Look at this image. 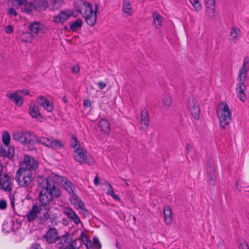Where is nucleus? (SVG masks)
<instances>
[{
  "mask_svg": "<svg viewBox=\"0 0 249 249\" xmlns=\"http://www.w3.org/2000/svg\"><path fill=\"white\" fill-rule=\"evenodd\" d=\"M46 241L49 243H53L56 240L59 241L58 247L62 249H78L76 240L72 239L69 234H65L62 236H59L55 229L51 228L45 235Z\"/></svg>",
  "mask_w": 249,
  "mask_h": 249,
  "instance_id": "obj_1",
  "label": "nucleus"
},
{
  "mask_svg": "<svg viewBox=\"0 0 249 249\" xmlns=\"http://www.w3.org/2000/svg\"><path fill=\"white\" fill-rule=\"evenodd\" d=\"M74 7L77 12L84 15L89 25H94L97 20V11L99 9V6L96 4L92 5L85 1H80Z\"/></svg>",
  "mask_w": 249,
  "mask_h": 249,
  "instance_id": "obj_2",
  "label": "nucleus"
},
{
  "mask_svg": "<svg viewBox=\"0 0 249 249\" xmlns=\"http://www.w3.org/2000/svg\"><path fill=\"white\" fill-rule=\"evenodd\" d=\"M46 186L44 187L40 193L39 201L41 206L50 209L49 204L52 202L53 197H58L61 194V191L54 183L49 180V177L46 178Z\"/></svg>",
  "mask_w": 249,
  "mask_h": 249,
  "instance_id": "obj_3",
  "label": "nucleus"
},
{
  "mask_svg": "<svg viewBox=\"0 0 249 249\" xmlns=\"http://www.w3.org/2000/svg\"><path fill=\"white\" fill-rule=\"evenodd\" d=\"M35 175L33 172L18 169L15 179L18 186L21 188H31L34 185Z\"/></svg>",
  "mask_w": 249,
  "mask_h": 249,
  "instance_id": "obj_4",
  "label": "nucleus"
},
{
  "mask_svg": "<svg viewBox=\"0 0 249 249\" xmlns=\"http://www.w3.org/2000/svg\"><path fill=\"white\" fill-rule=\"evenodd\" d=\"M216 113L220 127L225 128L231 120V112L228 104L225 102H222L218 106Z\"/></svg>",
  "mask_w": 249,
  "mask_h": 249,
  "instance_id": "obj_5",
  "label": "nucleus"
},
{
  "mask_svg": "<svg viewBox=\"0 0 249 249\" xmlns=\"http://www.w3.org/2000/svg\"><path fill=\"white\" fill-rule=\"evenodd\" d=\"M48 208L40 204L34 205L27 213L26 216L29 221H33L36 219H43L48 218Z\"/></svg>",
  "mask_w": 249,
  "mask_h": 249,
  "instance_id": "obj_6",
  "label": "nucleus"
},
{
  "mask_svg": "<svg viewBox=\"0 0 249 249\" xmlns=\"http://www.w3.org/2000/svg\"><path fill=\"white\" fill-rule=\"evenodd\" d=\"M73 156L75 160L80 163L92 165L95 162L93 157L88 154L83 147L76 148L74 151Z\"/></svg>",
  "mask_w": 249,
  "mask_h": 249,
  "instance_id": "obj_7",
  "label": "nucleus"
},
{
  "mask_svg": "<svg viewBox=\"0 0 249 249\" xmlns=\"http://www.w3.org/2000/svg\"><path fill=\"white\" fill-rule=\"evenodd\" d=\"M2 138V142L5 145V147L0 148V155L3 157L11 159L15 155V150L13 147L8 146L11 140L10 135L8 132L5 131L3 133Z\"/></svg>",
  "mask_w": 249,
  "mask_h": 249,
  "instance_id": "obj_8",
  "label": "nucleus"
},
{
  "mask_svg": "<svg viewBox=\"0 0 249 249\" xmlns=\"http://www.w3.org/2000/svg\"><path fill=\"white\" fill-rule=\"evenodd\" d=\"M49 180L54 183L57 187L58 185L63 186L70 194H72L74 192V185L65 178L53 174L49 177Z\"/></svg>",
  "mask_w": 249,
  "mask_h": 249,
  "instance_id": "obj_9",
  "label": "nucleus"
},
{
  "mask_svg": "<svg viewBox=\"0 0 249 249\" xmlns=\"http://www.w3.org/2000/svg\"><path fill=\"white\" fill-rule=\"evenodd\" d=\"M38 161L34 157L26 155L23 160L19 163L18 169L33 172L38 167Z\"/></svg>",
  "mask_w": 249,
  "mask_h": 249,
  "instance_id": "obj_10",
  "label": "nucleus"
},
{
  "mask_svg": "<svg viewBox=\"0 0 249 249\" xmlns=\"http://www.w3.org/2000/svg\"><path fill=\"white\" fill-rule=\"evenodd\" d=\"M77 15L71 9L61 10L59 13L53 17V21L56 24L64 23L71 17H76Z\"/></svg>",
  "mask_w": 249,
  "mask_h": 249,
  "instance_id": "obj_11",
  "label": "nucleus"
},
{
  "mask_svg": "<svg viewBox=\"0 0 249 249\" xmlns=\"http://www.w3.org/2000/svg\"><path fill=\"white\" fill-rule=\"evenodd\" d=\"M2 169L0 166V189L3 191L10 192L13 188V183L11 177L6 174H1Z\"/></svg>",
  "mask_w": 249,
  "mask_h": 249,
  "instance_id": "obj_12",
  "label": "nucleus"
},
{
  "mask_svg": "<svg viewBox=\"0 0 249 249\" xmlns=\"http://www.w3.org/2000/svg\"><path fill=\"white\" fill-rule=\"evenodd\" d=\"M36 142L41 143L48 147L53 149H59L63 146L62 142L54 140L52 138L38 137L36 139Z\"/></svg>",
  "mask_w": 249,
  "mask_h": 249,
  "instance_id": "obj_13",
  "label": "nucleus"
},
{
  "mask_svg": "<svg viewBox=\"0 0 249 249\" xmlns=\"http://www.w3.org/2000/svg\"><path fill=\"white\" fill-rule=\"evenodd\" d=\"M30 93L28 89H23L21 90H18L15 92H10L7 94V96L11 101L14 102L17 105L20 106L23 103L22 95H27Z\"/></svg>",
  "mask_w": 249,
  "mask_h": 249,
  "instance_id": "obj_14",
  "label": "nucleus"
},
{
  "mask_svg": "<svg viewBox=\"0 0 249 249\" xmlns=\"http://www.w3.org/2000/svg\"><path fill=\"white\" fill-rule=\"evenodd\" d=\"M188 109L192 116L198 120L200 115V108L198 101L195 99H190L188 104Z\"/></svg>",
  "mask_w": 249,
  "mask_h": 249,
  "instance_id": "obj_15",
  "label": "nucleus"
},
{
  "mask_svg": "<svg viewBox=\"0 0 249 249\" xmlns=\"http://www.w3.org/2000/svg\"><path fill=\"white\" fill-rule=\"evenodd\" d=\"M37 103L48 112H52L53 109L52 100L43 95H39L36 98Z\"/></svg>",
  "mask_w": 249,
  "mask_h": 249,
  "instance_id": "obj_16",
  "label": "nucleus"
},
{
  "mask_svg": "<svg viewBox=\"0 0 249 249\" xmlns=\"http://www.w3.org/2000/svg\"><path fill=\"white\" fill-rule=\"evenodd\" d=\"M238 80L235 87L236 94L238 98L242 102H245L247 99V95L245 91L247 89V86L244 83L245 81Z\"/></svg>",
  "mask_w": 249,
  "mask_h": 249,
  "instance_id": "obj_17",
  "label": "nucleus"
},
{
  "mask_svg": "<svg viewBox=\"0 0 249 249\" xmlns=\"http://www.w3.org/2000/svg\"><path fill=\"white\" fill-rule=\"evenodd\" d=\"M62 213L76 225H78L79 224H81L79 216L71 208L69 207H64L62 210Z\"/></svg>",
  "mask_w": 249,
  "mask_h": 249,
  "instance_id": "obj_18",
  "label": "nucleus"
},
{
  "mask_svg": "<svg viewBox=\"0 0 249 249\" xmlns=\"http://www.w3.org/2000/svg\"><path fill=\"white\" fill-rule=\"evenodd\" d=\"M29 113L30 116L37 121L41 122L43 118L38 106L35 102H32L29 106Z\"/></svg>",
  "mask_w": 249,
  "mask_h": 249,
  "instance_id": "obj_19",
  "label": "nucleus"
},
{
  "mask_svg": "<svg viewBox=\"0 0 249 249\" xmlns=\"http://www.w3.org/2000/svg\"><path fill=\"white\" fill-rule=\"evenodd\" d=\"M207 12L210 17H213L215 13V0H204Z\"/></svg>",
  "mask_w": 249,
  "mask_h": 249,
  "instance_id": "obj_20",
  "label": "nucleus"
},
{
  "mask_svg": "<svg viewBox=\"0 0 249 249\" xmlns=\"http://www.w3.org/2000/svg\"><path fill=\"white\" fill-rule=\"evenodd\" d=\"M240 36V29L236 26L232 27L230 31V39L233 42H236L239 39Z\"/></svg>",
  "mask_w": 249,
  "mask_h": 249,
  "instance_id": "obj_21",
  "label": "nucleus"
},
{
  "mask_svg": "<svg viewBox=\"0 0 249 249\" xmlns=\"http://www.w3.org/2000/svg\"><path fill=\"white\" fill-rule=\"evenodd\" d=\"M249 69V64L248 62L244 61L242 69L239 71V74L237 80L245 81L247 77V72Z\"/></svg>",
  "mask_w": 249,
  "mask_h": 249,
  "instance_id": "obj_22",
  "label": "nucleus"
},
{
  "mask_svg": "<svg viewBox=\"0 0 249 249\" xmlns=\"http://www.w3.org/2000/svg\"><path fill=\"white\" fill-rule=\"evenodd\" d=\"M122 9L123 11L128 15H132L133 13V9L131 1L130 0H123Z\"/></svg>",
  "mask_w": 249,
  "mask_h": 249,
  "instance_id": "obj_23",
  "label": "nucleus"
},
{
  "mask_svg": "<svg viewBox=\"0 0 249 249\" xmlns=\"http://www.w3.org/2000/svg\"><path fill=\"white\" fill-rule=\"evenodd\" d=\"M152 16L155 27L157 29H160L162 25L163 18L162 16L157 12H154Z\"/></svg>",
  "mask_w": 249,
  "mask_h": 249,
  "instance_id": "obj_24",
  "label": "nucleus"
},
{
  "mask_svg": "<svg viewBox=\"0 0 249 249\" xmlns=\"http://www.w3.org/2000/svg\"><path fill=\"white\" fill-rule=\"evenodd\" d=\"M164 220L166 225H171L172 223V212L171 209L169 206L164 208Z\"/></svg>",
  "mask_w": 249,
  "mask_h": 249,
  "instance_id": "obj_25",
  "label": "nucleus"
},
{
  "mask_svg": "<svg viewBox=\"0 0 249 249\" xmlns=\"http://www.w3.org/2000/svg\"><path fill=\"white\" fill-rule=\"evenodd\" d=\"M44 25L38 22H34L30 24L29 29L33 33L37 34L39 31L44 29Z\"/></svg>",
  "mask_w": 249,
  "mask_h": 249,
  "instance_id": "obj_26",
  "label": "nucleus"
},
{
  "mask_svg": "<svg viewBox=\"0 0 249 249\" xmlns=\"http://www.w3.org/2000/svg\"><path fill=\"white\" fill-rule=\"evenodd\" d=\"M35 37L33 34L30 32H26L22 33L20 36V39L21 41L32 43Z\"/></svg>",
  "mask_w": 249,
  "mask_h": 249,
  "instance_id": "obj_27",
  "label": "nucleus"
},
{
  "mask_svg": "<svg viewBox=\"0 0 249 249\" xmlns=\"http://www.w3.org/2000/svg\"><path fill=\"white\" fill-rule=\"evenodd\" d=\"M25 138L26 142L24 144H32L35 142H36V139L38 137L31 132L25 131Z\"/></svg>",
  "mask_w": 249,
  "mask_h": 249,
  "instance_id": "obj_28",
  "label": "nucleus"
},
{
  "mask_svg": "<svg viewBox=\"0 0 249 249\" xmlns=\"http://www.w3.org/2000/svg\"><path fill=\"white\" fill-rule=\"evenodd\" d=\"M99 127L100 128V130L106 134L108 133L110 131L109 124L105 119H102L100 121Z\"/></svg>",
  "mask_w": 249,
  "mask_h": 249,
  "instance_id": "obj_29",
  "label": "nucleus"
},
{
  "mask_svg": "<svg viewBox=\"0 0 249 249\" xmlns=\"http://www.w3.org/2000/svg\"><path fill=\"white\" fill-rule=\"evenodd\" d=\"M83 21L81 19L78 18L72 22L70 25V28L73 32H76L82 27Z\"/></svg>",
  "mask_w": 249,
  "mask_h": 249,
  "instance_id": "obj_30",
  "label": "nucleus"
},
{
  "mask_svg": "<svg viewBox=\"0 0 249 249\" xmlns=\"http://www.w3.org/2000/svg\"><path fill=\"white\" fill-rule=\"evenodd\" d=\"M149 124L148 113L146 111L142 112L141 124L142 128H146Z\"/></svg>",
  "mask_w": 249,
  "mask_h": 249,
  "instance_id": "obj_31",
  "label": "nucleus"
},
{
  "mask_svg": "<svg viewBox=\"0 0 249 249\" xmlns=\"http://www.w3.org/2000/svg\"><path fill=\"white\" fill-rule=\"evenodd\" d=\"M13 138L20 143H24L26 142L25 138V132H15L13 134Z\"/></svg>",
  "mask_w": 249,
  "mask_h": 249,
  "instance_id": "obj_32",
  "label": "nucleus"
},
{
  "mask_svg": "<svg viewBox=\"0 0 249 249\" xmlns=\"http://www.w3.org/2000/svg\"><path fill=\"white\" fill-rule=\"evenodd\" d=\"M81 238L88 249H93L91 241L85 233H81Z\"/></svg>",
  "mask_w": 249,
  "mask_h": 249,
  "instance_id": "obj_33",
  "label": "nucleus"
},
{
  "mask_svg": "<svg viewBox=\"0 0 249 249\" xmlns=\"http://www.w3.org/2000/svg\"><path fill=\"white\" fill-rule=\"evenodd\" d=\"M21 6V10L26 13L30 12L35 8V6L32 3L27 2L26 1Z\"/></svg>",
  "mask_w": 249,
  "mask_h": 249,
  "instance_id": "obj_34",
  "label": "nucleus"
},
{
  "mask_svg": "<svg viewBox=\"0 0 249 249\" xmlns=\"http://www.w3.org/2000/svg\"><path fill=\"white\" fill-rule=\"evenodd\" d=\"M162 102L163 104L166 107H170L172 102V99L171 95L169 94H164L163 96Z\"/></svg>",
  "mask_w": 249,
  "mask_h": 249,
  "instance_id": "obj_35",
  "label": "nucleus"
},
{
  "mask_svg": "<svg viewBox=\"0 0 249 249\" xmlns=\"http://www.w3.org/2000/svg\"><path fill=\"white\" fill-rule=\"evenodd\" d=\"M190 1L196 12L201 10L202 7L198 0H190Z\"/></svg>",
  "mask_w": 249,
  "mask_h": 249,
  "instance_id": "obj_36",
  "label": "nucleus"
},
{
  "mask_svg": "<svg viewBox=\"0 0 249 249\" xmlns=\"http://www.w3.org/2000/svg\"><path fill=\"white\" fill-rule=\"evenodd\" d=\"M93 243L92 247L94 249H101L102 245L99 240L96 236H94L92 238Z\"/></svg>",
  "mask_w": 249,
  "mask_h": 249,
  "instance_id": "obj_37",
  "label": "nucleus"
},
{
  "mask_svg": "<svg viewBox=\"0 0 249 249\" xmlns=\"http://www.w3.org/2000/svg\"><path fill=\"white\" fill-rule=\"evenodd\" d=\"M26 0H9V4H11L14 7H18L23 5Z\"/></svg>",
  "mask_w": 249,
  "mask_h": 249,
  "instance_id": "obj_38",
  "label": "nucleus"
},
{
  "mask_svg": "<svg viewBox=\"0 0 249 249\" xmlns=\"http://www.w3.org/2000/svg\"><path fill=\"white\" fill-rule=\"evenodd\" d=\"M74 208L77 209V210H84L85 209V203L84 202L80 199L79 201H78L76 204L73 206Z\"/></svg>",
  "mask_w": 249,
  "mask_h": 249,
  "instance_id": "obj_39",
  "label": "nucleus"
},
{
  "mask_svg": "<svg viewBox=\"0 0 249 249\" xmlns=\"http://www.w3.org/2000/svg\"><path fill=\"white\" fill-rule=\"evenodd\" d=\"M71 196L69 198V200L71 204L74 206L80 198L73 193L72 194H71Z\"/></svg>",
  "mask_w": 249,
  "mask_h": 249,
  "instance_id": "obj_40",
  "label": "nucleus"
},
{
  "mask_svg": "<svg viewBox=\"0 0 249 249\" xmlns=\"http://www.w3.org/2000/svg\"><path fill=\"white\" fill-rule=\"evenodd\" d=\"M107 195L111 196L114 199H115L118 201H119L120 200V197H119V196L117 195H116L114 193V192L113 191V190L112 189V188H111V189L110 188L109 190H107Z\"/></svg>",
  "mask_w": 249,
  "mask_h": 249,
  "instance_id": "obj_41",
  "label": "nucleus"
},
{
  "mask_svg": "<svg viewBox=\"0 0 249 249\" xmlns=\"http://www.w3.org/2000/svg\"><path fill=\"white\" fill-rule=\"evenodd\" d=\"M71 145L72 147L74 148L75 149L77 147H81L80 146V143L75 136H72L71 140Z\"/></svg>",
  "mask_w": 249,
  "mask_h": 249,
  "instance_id": "obj_42",
  "label": "nucleus"
},
{
  "mask_svg": "<svg viewBox=\"0 0 249 249\" xmlns=\"http://www.w3.org/2000/svg\"><path fill=\"white\" fill-rule=\"evenodd\" d=\"M239 249H249L248 244L246 241L244 240L241 241L239 245Z\"/></svg>",
  "mask_w": 249,
  "mask_h": 249,
  "instance_id": "obj_43",
  "label": "nucleus"
},
{
  "mask_svg": "<svg viewBox=\"0 0 249 249\" xmlns=\"http://www.w3.org/2000/svg\"><path fill=\"white\" fill-rule=\"evenodd\" d=\"M7 207V203L5 200L3 198H1L0 200V209L4 210L6 209Z\"/></svg>",
  "mask_w": 249,
  "mask_h": 249,
  "instance_id": "obj_44",
  "label": "nucleus"
},
{
  "mask_svg": "<svg viewBox=\"0 0 249 249\" xmlns=\"http://www.w3.org/2000/svg\"><path fill=\"white\" fill-rule=\"evenodd\" d=\"M102 185L103 186V189L107 190V191L109 190L110 188L111 189V188H112L111 185L107 181H105L104 183H103Z\"/></svg>",
  "mask_w": 249,
  "mask_h": 249,
  "instance_id": "obj_45",
  "label": "nucleus"
},
{
  "mask_svg": "<svg viewBox=\"0 0 249 249\" xmlns=\"http://www.w3.org/2000/svg\"><path fill=\"white\" fill-rule=\"evenodd\" d=\"M13 26L12 25H8L5 27V31L7 34H11L13 32Z\"/></svg>",
  "mask_w": 249,
  "mask_h": 249,
  "instance_id": "obj_46",
  "label": "nucleus"
},
{
  "mask_svg": "<svg viewBox=\"0 0 249 249\" xmlns=\"http://www.w3.org/2000/svg\"><path fill=\"white\" fill-rule=\"evenodd\" d=\"M91 101L89 99H85L84 101V106L86 107H89L91 106Z\"/></svg>",
  "mask_w": 249,
  "mask_h": 249,
  "instance_id": "obj_47",
  "label": "nucleus"
},
{
  "mask_svg": "<svg viewBox=\"0 0 249 249\" xmlns=\"http://www.w3.org/2000/svg\"><path fill=\"white\" fill-rule=\"evenodd\" d=\"M30 249H41V248L39 244L34 243L31 245Z\"/></svg>",
  "mask_w": 249,
  "mask_h": 249,
  "instance_id": "obj_48",
  "label": "nucleus"
},
{
  "mask_svg": "<svg viewBox=\"0 0 249 249\" xmlns=\"http://www.w3.org/2000/svg\"><path fill=\"white\" fill-rule=\"evenodd\" d=\"M8 12L9 14L11 15L16 16L17 15V12L15 11V10L14 8H10L8 9Z\"/></svg>",
  "mask_w": 249,
  "mask_h": 249,
  "instance_id": "obj_49",
  "label": "nucleus"
},
{
  "mask_svg": "<svg viewBox=\"0 0 249 249\" xmlns=\"http://www.w3.org/2000/svg\"><path fill=\"white\" fill-rule=\"evenodd\" d=\"M97 85L99 87V88L100 89H104L106 86V84L104 82H99L97 83Z\"/></svg>",
  "mask_w": 249,
  "mask_h": 249,
  "instance_id": "obj_50",
  "label": "nucleus"
},
{
  "mask_svg": "<svg viewBox=\"0 0 249 249\" xmlns=\"http://www.w3.org/2000/svg\"><path fill=\"white\" fill-rule=\"evenodd\" d=\"M72 71L74 73H77L79 71V67L78 65H75L72 69Z\"/></svg>",
  "mask_w": 249,
  "mask_h": 249,
  "instance_id": "obj_51",
  "label": "nucleus"
},
{
  "mask_svg": "<svg viewBox=\"0 0 249 249\" xmlns=\"http://www.w3.org/2000/svg\"><path fill=\"white\" fill-rule=\"evenodd\" d=\"M10 200V203L12 207L14 208L15 206V202H14V197L12 195H10L9 196Z\"/></svg>",
  "mask_w": 249,
  "mask_h": 249,
  "instance_id": "obj_52",
  "label": "nucleus"
},
{
  "mask_svg": "<svg viewBox=\"0 0 249 249\" xmlns=\"http://www.w3.org/2000/svg\"><path fill=\"white\" fill-rule=\"evenodd\" d=\"M210 170H211L212 173L210 175V178H211V179H214V170H213V167H210L209 168Z\"/></svg>",
  "mask_w": 249,
  "mask_h": 249,
  "instance_id": "obj_53",
  "label": "nucleus"
},
{
  "mask_svg": "<svg viewBox=\"0 0 249 249\" xmlns=\"http://www.w3.org/2000/svg\"><path fill=\"white\" fill-rule=\"evenodd\" d=\"M94 183L96 186H97L99 183V178L98 176H96L94 179Z\"/></svg>",
  "mask_w": 249,
  "mask_h": 249,
  "instance_id": "obj_54",
  "label": "nucleus"
},
{
  "mask_svg": "<svg viewBox=\"0 0 249 249\" xmlns=\"http://www.w3.org/2000/svg\"><path fill=\"white\" fill-rule=\"evenodd\" d=\"M191 145L189 143H186V150L188 151V152H189L191 148Z\"/></svg>",
  "mask_w": 249,
  "mask_h": 249,
  "instance_id": "obj_55",
  "label": "nucleus"
},
{
  "mask_svg": "<svg viewBox=\"0 0 249 249\" xmlns=\"http://www.w3.org/2000/svg\"><path fill=\"white\" fill-rule=\"evenodd\" d=\"M13 221L11 220L10 221L7 222L6 224L9 225V226H12L13 224Z\"/></svg>",
  "mask_w": 249,
  "mask_h": 249,
  "instance_id": "obj_56",
  "label": "nucleus"
},
{
  "mask_svg": "<svg viewBox=\"0 0 249 249\" xmlns=\"http://www.w3.org/2000/svg\"><path fill=\"white\" fill-rule=\"evenodd\" d=\"M121 219H124V218H125V216H124V214H123V215H122V216L121 217Z\"/></svg>",
  "mask_w": 249,
  "mask_h": 249,
  "instance_id": "obj_57",
  "label": "nucleus"
},
{
  "mask_svg": "<svg viewBox=\"0 0 249 249\" xmlns=\"http://www.w3.org/2000/svg\"><path fill=\"white\" fill-rule=\"evenodd\" d=\"M48 6V3L47 2H46V3H45V7H47Z\"/></svg>",
  "mask_w": 249,
  "mask_h": 249,
  "instance_id": "obj_58",
  "label": "nucleus"
},
{
  "mask_svg": "<svg viewBox=\"0 0 249 249\" xmlns=\"http://www.w3.org/2000/svg\"><path fill=\"white\" fill-rule=\"evenodd\" d=\"M237 189H238V190H239V191H241V190H240V187H238V185H237Z\"/></svg>",
  "mask_w": 249,
  "mask_h": 249,
  "instance_id": "obj_59",
  "label": "nucleus"
},
{
  "mask_svg": "<svg viewBox=\"0 0 249 249\" xmlns=\"http://www.w3.org/2000/svg\"><path fill=\"white\" fill-rule=\"evenodd\" d=\"M237 189H238V190H239V191H241V190H240V187H238V185H237Z\"/></svg>",
  "mask_w": 249,
  "mask_h": 249,
  "instance_id": "obj_60",
  "label": "nucleus"
},
{
  "mask_svg": "<svg viewBox=\"0 0 249 249\" xmlns=\"http://www.w3.org/2000/svg\"><path fill=\"white\" fill-rule=\"evenodd\" d=\"M9 230L14 231V228H10V229Z\"/></svg>",
  "mask_w": 249,
  "mask_h": 249,
  "instance_id": "obj_61",
  "label": "nucleus"
},
{
  "mask_svg": "<svg viewBox=\"0 0 249 249\" xmlns=\"http://www.w3.org/2000/svg\"><path fill=\"white\" fill-rule=\"evenodd\" d=\"M5 226V224H4V225H3V227H4Z\"/></svg>",
  "mask_w": 249,
  "mask_h": 249,
  "instance_id": "obj_62",
  "label": "nucleus"
}]
</instances>
